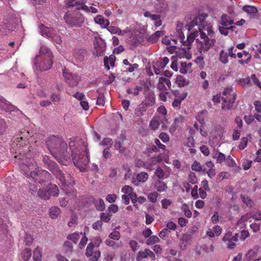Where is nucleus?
I'll return each instance as SVG.
<instances>
[{
  "label": "nucleus",
  "mask_w": 261,
  "mask_h": 261,
  "mask_svg": "<svg viewBox=\"0 0 261 261\" xmlns=\"http://www.w3.org/2000/svg\"><path fill=\"white\" fill-rule=\"evenodd\" d=\"M32 131L30 132L24 129L21 130L14 139L12 147L13 148H17L15 149L16 153L17 151L19 154L15 155V158L18 159L20 168L25 176L30 180L42 185L44 182L50 179L51 175L48 171L39 167L36 161L32 158L34 153L32 146H25L29 137H32Z\"/></svg>",
  "instance_id": "nucleus-1"
},
{
  "label": "nucleus",
  "mask_w": 261,
  "mask_h": 261,
  "mask_svg": "<svg viewBox=\"0 0 261 261\" xmlns=\"http://www.w3.org/2000/svg\"><path fill=\"white\" fill-rule=\"evenodd\" d=\"M195 26H197L201 40L196 39L197 47L198 51L202 54L206 53L216 43V37L212 25L204 20V17L202 15H198L186 25V28L189 31L191 30Z\"/></svg>",
  "instance_id": "nucleus-2"
},
{
  "label": "nucleus",
  "mask_w": 261,
  "mask_h": 261,
  "mask_svg": "<svg viewBox=\"0 0 261 261\" xmlns=\"http://www.w3.org/2000/svg\"><path fill=\"white\" fill-rule=\"evenodd\" d=\"M69 147L71 151L72 159L74 165L81 171H84L90 161L87 144L82 139L77 141L70 140Z\"/></svg>",
  "instance_id": "nucleus-3"
},
{
  "label": "nucleus",
  "mask_w": 261,
  "mask_h": 261,
  "mask_svg": "<svg viewBox=\"0 0 261 261\" xmlns=\"http://www.w3.org/2000/svg\"><path fill=\"white\" fill-rule=\"evenodd\" d=\"M46 145L52 155L60 163L67 166L70 162L67 144L62 138L51 136L46 141Z\"/></svg>",
  "instance_id": "nucleus-4"
},
{
  "label": "nucleus",
  "mask_w": 261,
  "mask_h": 261,
  "mask_svg": "<svg viewBox=\"0 0 261 261\" xmlns=\"http://www.w3.org/2000/svg\"><path fill=\"white\" fill-rule=\"evenodd\" d=\"M176 35L178 36V38L172 39L173 44L172 45L186 51V49L189 50L191 48V44L198 36V32L196 31L191 33L187 36L186 40H185L184 34L180 29H177Z\"/></svg>",
  "instance_id": "nucleus-5"
},
{
  "label": "nucleus",
  "mask_w": 261,
  "mask_h": 261,
  "mask_svg": "<svg viewBox=\"0 0 261 261\" xmlns=\"http://www.w3.org/2000/svg\"><path fill=\"white\" fill-rule=\"evenodd\" d=\"M64 18L70 27H81L84 21V17L78 11L68 12L65 14Z\"/></svg>",
  "instance_id": "nucleus-6"
},
{
  "label": "nucleus",
  "mask_w": 261,
  "mask_h": 261,
  "mask_svg": "<svg viewBox=\"0 0 261 261\" xmlns=\"http://www.w3.org/2000/svg\"><path fill=\"white\" fill-rule=\"evenodd\" d=\"M53 58L52 53L48 48L45 46H41L40 49V55L36 56V60L38 62L40 59L47 61L46 64H43L42 66L43 69H49L51 68L53 64Z\"/></svg>",
  "instance_id": "nucleus-7"
},
{
  "label": "nucleus",
  "mask_w": 261,
  "mask_h": 261,
  "mask_svg": "<svg viewBox=\"0 0 261 261\" xmlns=\"http://www.w3.org/2000/svg\"><path fill=\"white\" fill-rule=\"evenodd\" d=\"M54 175L59 179L64 186H69L74 184V180L70 174L68 173L64 174L59 169Z\"/></svg>",
  "instance_id": "nucleus-8"
},
{
  "label": "nucleus",
  "mask_w": 261,
  "mask_h": 261,
  "mask_svg": "<svg viewBox=\"0 0 261 261\" xmlns=\"http://www.w3.org/2000/svg\"><path fill=\"white\" fill-rule=\"evenodd\" d=\"M63 75L71 87H75L78 85L80 79L77 75L68 72L66 69L63 70Z\"/></svg>",
  "instance_id": "nucleus-9"
},
{
  "label": "nucleus",
  "mask_w": 261,
  "mask_h": 261,
  "mask_svg": "<svg viewBox=\"0 0 261 261\" xmlns=\"http://www.w3.org/2000/svg\"><path fill=\"white\" fill-rule=\"evenodd\" d=\"M86 0H68L67 5L70 7H74L77 10H82L86 12H89V7L85 5Z\"/></svg>",
  "instance_id": "nucleus-10"
},
{
  "label": "nucleus",
  "mask_w": 261,
  "mask_h": 261,
  "mask_svg": "<svg viewBox=\"0 0 261 261\" xmlns=\"http://www.w3.org/2000/svg\"><path fill=\"white\" fill-rule=\"evenodd\" d=\"M171 83L169 79L165 77H160L159 83L157 84V89L160 91H166L171 89Z\"/></svg>",
  "instance_id": "nucleus-11"
},
{
  "label": "nucleus",
  "mask_w": 261,
  "mask_h": 261,
  "mask_svg": "<svg viewBox=\"0 0 261 261\" xmlns=\"http://www.w3.org/2000/svg\"><path fill=\"white\" fill-rule=\"evenodd\" d=\"M42 161L45 166L53 173V174H54L59 169L57 164L54 161H51L49 156L47 155L43 156Z\"/></svg>",
  "instance_id": "nucleus-12"
},
{
  "label": "nucleus",
  "mask_w": 261,
  "mask_h": 261,
  "mask_svg": "<svg viewBox=\"0 0 261 261\" xmlns=\"http://www.w3.org/2000/svg\"><path fill=\"white\" fill-rule=\"evenodd\" d=\"M87 54V50L84 48L75 49L73 51V56L76 62L81 63L84 60Z\"/></svg>",
  "instance_id": "nucleus-13"
},
{
  "label": "nucleus",
  "mask_w": 261,
  "mask_h": 261,
  "mask_svg": "<svg viewBox=\"0 0 261 261\" xmlns=\"http://www.w3.org/2000/svg\"><path fill=\"white\" fill-rule=\"evenodd\" d=\"M39 29L41 35L47 38H50L53 32H55V30L52 28L45 27L43 24L39 25Z\"/></svg>",
  "instance_id": "nucleus-14"
},
{
  "label": "nucleus",
  "mask_w": 261,
  "mask_h": 261,
  "mask_svg": "<svg viewBox=\"0 0 261 261\" xmlns=\"http://www.w3.org/2000/svg\"><path fill=\"white\" fill-rule=\"evenodd\" d=\"M222 109L223 110H230L233 106L236 100V97L231 96L229 99L227 98H222Z\"/></svg>",
  "instance_id": "nucleus-15"
},
{
  "label": "nucleus",
  "mask_w": 261,
  "mask_h": 261,
  "mask_svg": "<svg viewBox=\"0 0 261 261\" xmlns=\"http://www.w3.org/2000/svg\"><path fill=\"white\" fill-rule=\"evenodd\" d=\"M125 140V137L123 135H121L115 141L114 147L116 149L119 150V152L123 153L125 147L123 146V142Z\"/></svg>",
  "instance_id": "nucleus-16"
},
{
  "label": "nucleus",
  "mask_w": 261,
  "mask_h": 261,
  "mask_svg": "<svg viewBox=\"0 0 261 261\" xmlns=\"http://www.w3.org/2000/svg\"><path fill=\"white\" fill-rule=\"evenodd\" d=\"M192 239L193 238H192L186 233L183 234L179 240L180 249L181 250H185L187 245L191 244V242Z\"/></svg>",
  "instance_id": "nucleus-17"
},
{
  "label": "nucleus",
  "mask_w": 261,
  "mask_h": 261,
  "mask_svg": "<svg viewBox=\"0 0 261 261\" xmlns=\"http://www.w3.org/2000/svg\"><path fill=\"white\" fill-rule=\"evenodd\" d=\"M154 188L159 192H166L167 190L166 184L161 180L157 179L154 182Z\"/></svg>",
  "instance_id": "nucleus-18"
},
{
  "label": "nucleus",
  "mask_w": 261,
  "mask_h": 261,
  "mask_svg": "<svg viewBox=\"0 0 261 261\" xmlns=\"http://www.w3.org/2000/svg\"><path fill=\"white\" fill-rule=\"evenodd\" d=\"M92 203L97 211L101 212L105 210V204L104 201L101 198L94 199Z\"/></svg>",
  "instance_id": "nucleus-19"
},
{
  "label": "nucleus",
  "mask_w": 261,
  "mask_h": 261,
  "mask_svg": "<svg viewBox=\"0 0 261 261\" xmlns=\"http://www.w3.org/2000/svg\"><path fill=\"white\" fill-rule=\"evenodd\" d=\"M223 94L225 96L223 98H227L228 99H229L231 96H234L236 98L237 96V93L236 92L233 91V89L232 87H227L224 88Z\"/></svg>",
  "instance_id": "nucleus-20"
},
{
  "label": "nucleus",
  "mask_w": 261,
  "mask_h": 261,
  "mask_svg": "<svg viewBox=\"0 0 261 261\" xmlns=\"http://www.w3.org/2000/svg\"><path fill=\"white\" fill-rule=\"evenodd\" d=\"M163 31H156L154 34L150 36L148 39V42L154 43L158 41L159 38L164 35Z\"/></svg>",
  "instance_id": "nucleus-21"
},
{
  "label": "nucleus",
  "mask_w": 261,
  "mask_h": 261,
  "mask_svg": "<svg viewBox=\"0 0 261 261\" xmlns=\"http://www.w3.org/2000/svg\"><path fill=\"white\" fill-rule=\"evenodd\" d=\"M94 21L96 23L102 25L104 28L108 27L109 24V20L100 15L97 16L94 18Z\"/></svg>",
  "instance_id": "nucleus-22"
},
{
  "label": "nucleus",
  "mask_w": 261,
  "mask_h": 261,
  "mask_svg": "<svg viewBox=\"0 0 261 261\" xmlns=\"http://www.w3.org/2000/svg\"><path fill=\"white\" fill-rule=\"evenodd\" d=\"M147 107L141 103L135 110V114L138 117H142L146 111Z\"/></svg>",
  "instance_id": "nucleus-23"
},
{
  "label": "nucleus",
  "mask_w": 261,
  "mask_h": 261,
  "mask_svg": "<svg viewBox=\"0 0 261 261\" xmlns=\"http://www.w3.org/2000/svg\"><path fill=\"white\" fill-rule=\"evenodd\" d=\"M155 102V97L153 94H150L145 98L144 101L142 102L144 105L148 107H151L154 105Z\"/></svg>",
  "instance_id": "nucleus-24"
},
{
  "label": "nucleus",
  "mask_w": 261,
  "mask_h": 261,
  "mask_svg": "<svg viewBox=\"0 0 261 261\" xmlns=\"http://www.w3.org/2000/svg\"><path fill=\"white\" fill-rule=\"evenodd\" d=\"M37 195L40 198L44 200L48 199L50 196L48 190L45 189H40L37 192Z\"/></svg>",
  "instance_id": "nucleus-25"
},
{
  "label": "nucleus",
  "mask_w": 261,
  "mask_h": 261,
  "mask_svg": "<svg viewBox=\"0 0 261 261\" xmlns=\"http://www.w3.org/2000/svg\"><path fill=\"white\" fill-rule=\"evenodd\" d=\"M47 190L50 196H57L58 195L59 189L56 185L49 184L47 187Z\"/></svg>",
  "instance_id": "nucleus-26"
},
{
  "label": "nucleus",
  "mask_w": 261,
  "mask_h": 261,
  "mask_svg": "<svg viewBox=\"0 0 261 261\" xmlns=\"http://www.w3.org/2000/svg\"><path fill=\"white\" fill-rule=\"evenodd\" d=\"M228 55L227 53L225 52L223 49H222L219 54V61L224 64L228 63Z\"/></svg>",
  "instance_id": "nucleus-27"
},
{
  "label": "nucleus",
  "mask_w": 261,
  "mask_h": 261,
  "mask_svg": "<svg viewBox=\"0 0 261 261\" xmlns=\"http://www.w3.org/2000/svg\"><path fill=\"white\" fill-rule=\"evenodd\" d=\"M191 169L192 170L197 172L203 171V172H205L206 170L205 168L202 169L201 164L197 161H195L193 162L191 165Z\"/></svg>",
  "instance_id": "nucleus-28"
},
{
  "label": "nucleus",
  "mask_w": 261,
  "mask_h": 261,
  "mask_svg": "<svg viewBox=\"0 0 261 261\" xmlns=\"http://www.w3.org/2000/svg\"><path fill=\"white\" fill-rule=\"evenodd\" d=\"M243 10L250 14H254L257 12L258 10L256 7L250 5H246L243 7Z\"/></svg>",
  "instance_id": "nucleus-29"
},
{
  "label": "nucleus",
  "mask_w": 261,
  "mask_h": 261,
  "mask_svg": "<svg viewBox=\"0 0 261 261\" xmlns=\"http://www.w3.org/2000/svg\"><path fill=\"white\" fill-rule=\"evenodd\" d=\"M184 119L182 116H179L178 118H176L174 119V122L173 123L169 128V132L171 134H173L177 128V123L179 121H182Z\"/></svg>",
  "instance_id": "nucleus-30"
},
{
  "label": "nucleus",
  "mask_w": 261,
  "mask_h": 261,
  "mask_svg": "<svg viewBox=\"0 0 261 261\" xmlns=\"http://www.w3.org/2000/svg\"><path fill=\"white\" fill-rule=\"evenodd\" d=\"M41 249L37 247L33 252V259L35 261H41Z\"/></svg>",
  "instance_id": "nucleus-31"
},
{
  "label": "nucleus",
  "mask_w": 261,
  "mask_h": 261,
  "mask_svg": "<svg viewBox=\"0 0 261 261\" xmlns=\"http://www.w3.org/2000/svg\"><path fill=\"white\" fill-rule=\"evenodd\" d=\"M176 83L179 87H183L188 84L185 78L181 75H178L176 77Z\"/></svg>",
  "instance_id": "nucleus-32"
},
{
  "label": "nucleus",
  "mask_w": 261,
  "mask_h": 261,
  "mask_svg": "<svg viewBox=\"0 0 261 261\" xmlns=\"http://www.w3.org/2000/svg\"><path fill=\"white\" fill-rule=\"evenodd\" d=\"M214 158H216L217 163L219 164H222L223 162L225 161L226 159L225 155L219 151H218L215 153Z\"/></svg>",
  "instance_id": "nucleus-33"
},
{
  "label": "nucleus",
  "mask_w": 261,
  "mask_h": 261,
  "mask_svg": "<svg viewBox=\"0 0 261 261\" xmlns=\"http://www.w3.org/2000/svg\"><path fill=\"white\" fill-rule=\"evenodd\" d=\"M32 255V251L30 248H27L21 253V257L24 261H28Z\"/></svg>",
  "instance_id": "nucleus-34"
},
{
  "label": "nucleus",
  "mask_w": 261,
  "mask_h": 261,
  "mask_svg": "<svg viewBox=\"0 0 261 261\" xmlns=\"http://www.w3.org/2000/svg\"><path fill=\"white\" fill-rule=\"evenodd\" d=\"M173 94L175 98L179 99V100H184L187 96V93L186 92H180L178 90H175L173 92Z\"/></svg>",
  "instance_id": "nucleus-35"
},
{
  "label": "nucleus",
  "mask_w": 261,
  "mask_h": 261,
  "mask_svg": "<svg viewBox=\"0 0 261 261\" xmlns=\"http://www.w3.org/2000/svg\"><path fill=\"white\" fill-rule=\"evenodd\" d=\"M233 22V20H228V16H227V15H222V16L221 17V25L224 26V27H229L231 24H232Z\"/></svg>",
  "instance_id": "nucleus-36"
},
{
  "label": "nucleus",
  "mask_w": 261,
  "mask_h": 261,
  "mask_svg": "<svg viewBox=\"0 0 261 261\" xmlns=\"http://www.w3.org/2000/svg\"><path fill=\"white\" fill-rule=\"evenodd\" d=\"M148 178V175L146 172H141L137 174V179L140 182H145Z\"/></svg>",
  "instance_id": "nucleus-37"
},
{
  "label": "nucleus",
  "mask_w": 261,
  "mask_h": 261,
  "mask_svg": "<svg viewBox=\"0 0 261 261\" xmlns=\"http://www.w3.org/2000/svg\"><path fill=\"white\" fill-rule=\"evenodd\" d=\"M160 122L155 119H152L149 123V128L152 130L157 129L160 126Z\"/></svg>",
  "instance_id": "nucleus-38"
},
{
  "label": "nucleus",
  "mask_w": 261,
  "mask_h": 261,
  "mask_svg": "<svg viewBox=\"0 0 261 261\" xmlns=\"http://www.w3.org/2000/svg\"><path fill=\"white\" fill-rule=\"evenodd\" d=\"M186 233L193 239L197 235L198 228L195 226H193L188 230Z\"/></svg>",
  "instance_id": "nucleus-39"
},
{
  "label": "nucleus",
  "mask_w": 261,
  "mask_h": 261,
  "mask_svg": "<svg viewBox=\"0 0 261 261\" xmlns=\"http://www.w3.org/2000/svg\"><path fill=\"white\" fill-rule=\"evenodd\" d=\"M188 181L191 184H195L198 181V179L195 173L191 172L188 175Z\"/></svg>",
  "instance_id": "nucleus-40"
},
{
  "label": "nucleus",
  "mask_w": 261,
  "mask_h": 261,
  "mask_svg": "<svg viewBox=\"0 0 261 261\" xmlns=\"http://www.w3.org/2000/svg\"><path fill=\"white\" fill-rule=\"evenodd\" d=\"M49 39L53 40L55 43H56L58 44H60L62 42L61 36L56 34V31L55 32H53V34L51 35Z\"/></svg>",
  "instance_id": "nucleus-41"
},
{
  "label": "nucleus",
  "mask_w": 261,
  "mask_h": 261,
  "mask_svg": "<svg viewBox=\"0 0 261 261\" xmlns=\"http://www.w3.org/2000/svg\"><path fill=\"white\" fill-rule=\"evenodd\" d=\"M154 174L159 178V179H163L164 178V172L161 167H158L154 172Z\"/></svg>",
  "instance_id": "nucleus-42"
},
{
  "label": "nucleus",
  "mask_w": 261,
  "mask_h": 261,
  "mask_svg": "<svg viewBox=\"0 0 261 261\" xmlns=\"http://www.w3.org/2000/svg\"><path fill=\"white\" fill-rule=\"evenodd\" d=\"M104 64L105 67L107 68V69L109 70L110 68V65L111 66H114L115 64V62L113 60V59H109L108 57H106L104 58Z\"/></svg>",
  "instance_id": "nucleus-43"
},
{
  "label": "nucleus",
  "mask_w": 261,
  "mask_h": 261,
  "mask_svg": "<svg viewBox=\"0 0 261 261\" xmlns=\"http://www.w3.org/2000/svg\"><path fill=\"white\" fill-rule=\"evenodd\" d=\"M77 223V217L75 214L72 213L70 217V220L68 223L69 227H72Z\"/></svg>",
  "instance_id": "nucleus-44"
},
{
  "label": "nucleus",
  "mask_w": 261,
  "mask_h": 261,
  "mask_svg": "<svg viewBox=\"0 0 261 261\" xmlns=\"http://www.w3.org/2000/svg\"><path fill=\"white\" fill-rule=\"evenodd\" d=\"M170 233V230L168 228H164L160 232L159 237L164 240L166 239Z\"/></svg>",
  "instance_id": "nucleus-45"
},
{
  "label": "nucleus",
  "mask_w": 261,
  "mask_h": 261,
  "mask_svg": "<svg viewBox=\"0 0 261 261\" xmlns=\"http://www.w3.org/2000/svg\"><path fill=\"white\" fill-rule=\"evenodd\" d=\"M159 238L156 236H151L146 241V244L150 245L159 242Z\"/></svg>",
  "instance_id": "nucleus-46"
},
{
  "label": "nucleus",
  "mask_w": 261,
  "mask_h": 261,
  "mask_svg": "<svg viewBox=\"0 0 261 261\" xmlns=\"http://www.w3.org/2000/svg\"><path fill=\"white\" fill-rule=\"evenodd\" d=\"M158 195L156 192H151L148 194V198L150 202L154 203L156 201Z\"/></svg>",
  "instance_id": "nucleus-47"
},
{
  "label": "nucleus",
  "mask_w": 261,
  "mask_h": 261,
  "mask_svg": "<svg viewBox=\"0 0 261 261\" xmlns=\"http://www.w3.org/2000/svg\"><path fill=\"white\" fill-rule=\"evenodd\" d=\"M108 31L112 34H117L122 35V31L119 28L116 27L110 26L108 28Z\"/></svg>",
  "instance_id": "nucleus-48"
},
{
  "label": "nucleus",
  "mask_w": 261,
  "mask_h": 261,
  "mask_svg": "<svg viewBox=\"0 0 261 261\" xmlns=\"http://www.w3.org/2000/svg\"><path fill=\"white\" fill-rule=\"evenodd\" d=\"M172 201L167 199H164L161 201L162 207L164 209H167L172 204Z\"/></svg>",
  "instance_id": "nucleus-49"
},
{
  "label": "nucleus",
  "mask_w": 261,
  "mask_h": 261,
  "mask_svg": "<svg viewBox=\"0 0 261 261\" xmlns=\"http://www.w3.org/2000/svg\"><path fill=\"white\" fill-rule=\"evenodd\" d=\"M225 162L226 165L230 167H233L236 165L235 161L231 157L230 155H228L226 157Z\"/></svg>",
  "instance_id": "nucleus-50"
},
{
  "label": "nucleus",
  "mask_w": 261,
  "mask_h": 261,
  "mask_svg": "<svg viewBox=\"0 0 261 261\" xmlns=\"http://www.w3.org/2000/svg\"><path fill=\"white\" fill-rule=\"evenodd\" d=\"M104 51L105 49L102 47L95 46L94 54L96 55L97 57L102 56L103 55Z\"/></svg>",
  "instance_id": "nucleus-51"
},
{
  "label": "nucleus",
  "mask_w": 261,
  "mask_h": 261,
  "mask_svg": "<svg viewBox=\"0 0 261 261\" xmlns=\"http://www.w3.org/2000/svg\"><path fill=\"white\" fill-rule=\"evenodd\" d=\"M243 202L248 207H251L253 204V201L248 197L241 196Z\"/></svg>",
  "instance_id": "nucleus-52"
},
{
  "label": "nucleus",
  "mask_w": 261,
  "mask_h": 261,
  "mask_svg": "<svg viewBox=\"0 0 261 261\" xmlns=\"http://www.w3.org/2000/svg\"><path fill=\"white\" fill-rule=\"evenodd\" d=\"M234 27L233 26L224 27L221 25V27H219V31L221 34L227 35L228 34V30L229 29H232Z\"/></svg>",
  "instance_id": "nucleus-53"
},
{
  "label": "nucleus",
  "mask_w": 261,
  "mask_h": 261,
  "mask_svg": "<svg viewBox=\"0 0 261 261\" xmlns=\"http://www.w3.org/2000/svg\"><path fill=\"white\" fill-rule=\"evenodd\" d=\"M80 236L78 233L74 232L68 236L67 239L76 243L77 241L79 239Z\"/></svg>",
  "instance_id": "nucleus-54"
},
{
  "label": "nucleus",
  "mask_w": 261,
  "mask_h": 261,
  "mask_svg": "<svg viewBox=\"0 0 261 261\" xmlns=\"http://www.w3.org/2000/svg\"><path fill=\"white\" fill-rule=\"evenodd\" d=\"M112 216L110 213H101L100 219L101 222L103 221L105 222H108L110 219L111 217Z\"/></svg>",
  "instance_id": "nucleus-55"
},
{
  "label": "nucleus",
  "mask_w": 261,
  "mask_h": 261,
  "mask_svg": "<svg viewBox=\"0 0 261 261\" xmlns=\"http://www.w3.org/2000/svg\"><path fill=\"white\" fill-rule=\"evenodd\" d=\"M64 248L66 252H71L72 251V243L69 241H66L64 244Z\"/></svg>",
  "instance_id": "nucleus-56"
},
{
  "label": "nucleus",
  "mask_w": 261,
  "mask_h": 261,
  "mask_svg": "<svg viewBox=\"0 0 261 261\" xmlns=\"http://www.w3.org/2000/svg\"><path fill=\"white\" fill-rule=\"evenodd\" d=\"M159 138L164 142L167 143L169 141V136L166 133L162 132L159 136Z\"/></svg>",
  "instance_id": "nucleus-57"
},
{
  "label": "nucleus",
  "mask_w": 261,
  "mask_h": 261,
  "mask_svg": "<svg viewBox=\"0 0 261 261\" xmlns=\"http://www.w3.org/2000/svg\"><path fill=\"white\" fill-rule=\"evenodd\" d=\"M176 59L177 58L176 57H174L173 56H172L171 60L172 62L170 66L171 68L175 71L178 70V65Z\"/></svg>",
  "instance_id": "nucleus-58"
},
{
  "label": "nucleus",
  "mask_w": 261,
  "mask_h": 261,
  "mask_svg": "<svg viewBox=\"0 0 261 261\" xmlns=\"http://www.w3.org/2000/svg\"><path fill=\"white\" fill-rule=\"evenodd\" d=\"M248 143V139L246 137H243L241 139L239 147L241 150H243L246 146Z\"/></svg>",
  "instance_id": "nucleus-59"
},
{
  "label": "nucleus",
  "mask_w": 261,
  "mask_h": 261,
  "mask_svg": "<svg viewBox=\"0 0 261 261\" xmlns=\"http://www.w3.org/2000/svg\"><path fill=\"white\" fill-rule=\"evenodd\" d=\"M198 191V186L197 185H195L192 189L191 194L192 197L195 199H198L199 197Z\"/></svg>",
  "instance_id": "nucleus-60"
},
{
  "label": "nucleus",
  "mask_w": 261,
  "mask_h": 261,
  "mask_svg": "<svg viewBox=\"0 0 261 261\" xmlns=\"http://www.w3.org/2000/svg\"><path fill=\"white\" fill-rule=\"evenodd\" d=\"M7 101L2 97L0 96V109L2 110H6L8 108Z\"/></svg>",
  "instance_id": "nucleus-61"
},
{
  "label": "nucleus",
  "mask_w": 261,
  "mask_h": 261,
  "mask_svg": "<svg viewBox=\"0 0 261 261\" xmlns=\"http://www.w3.org/2000/svg\"><path fill=\"white\" fill-rule=\"evenodd\" d=\"M169 60L167 57H164L162 59V61L159 63L158 66L161 68L164 69L166 66V65L169 63Z\"/></svg>",
  "instance_id": "nucleus-62"
},
{
  "label": "nucleus",
  "mask_w": 261,
  "mask_h": 261,
  "mask_svg": "<svg viewBox=\"0 0 261 261\" xmlns=\"http://www.w3.org/2000/svg\"><path fill=\"white\" fill-rule=\"evenodd\" d=\"M121 191L122 192L129 195L133 191V188L132 187L125 185L122 187Z\"/></svg>",
  "instance_id": "nucleus-63"
},
{
  "label": "nucleus",
  "mask_w": 261,
  "mask_h": 261,
  "mask_svg": "<svg viewBox=\"0 0 261 261\" xmlns=\"http://www.w3.org/2000/svg\"><path fill=\"white\" fill-rule=\"evenodd\" d=\"M100 256V252L99 250H96L93 252L92 256L90 257H91V259L92 261H97Z\"/></svg>",
  "instance_id": "nucleus-64"
}]
</instances>
